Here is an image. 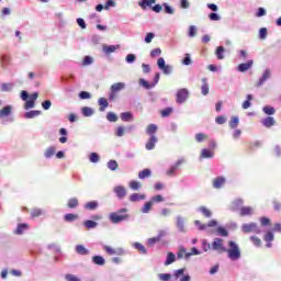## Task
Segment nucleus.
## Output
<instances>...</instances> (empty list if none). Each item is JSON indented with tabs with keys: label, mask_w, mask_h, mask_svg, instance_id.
Returning <instances> with one entry per match:
<instances>
[{
	"label": "nucleus",
	"mask_w": 281,
	"mask_h": 281,
	"mask_svg": "<svg viewBox=\"0 0 281 281\" xmlns=\"http://www.w3.org/2000/svg\"><path fill=\"white\" fill-rule=\"evenodd\" d=\"M157 66L165 76H170L172 74V66L171 65H166V59L164 57H159L157 60Z\"/></svg>",
	"instance_id": "nucleus-4"
},
{
	"label": "nucleus",
	"mask_w": 281,
	"mask_h": 281,
	"mask_svg": "<svg viewBox=\"0 0 281 281\" xmlns=\"http://www.w3.org/2000/svg\"><path fill=\"white\" fill-rule=\"evenodd\" d=\"M34 106H36V103L34 102V100H27L25 102L24 109L25 111H30V109H34Z\"/></svg>",
	"instance_id": "nucleus-50"
},
{
	"label": "nucleus",
	"mask_w": 281,
	"mask_h": 281,
	"mask_svg": "<svg viewBox=\"0 0 281 281\" xmlns=\"http://www.w3.org/2000/svg\"><path fill=\"white\" fill-rule=\"evenodd\" d=\"M27 227H29L27 224H19L18 228L15 229V234L20 236L25 232V229H27Z\"/></svg>",
	"instance_id": "nucleus-45"
},
{
	"label": "nucleus",
	"mask_w": 281,
	"mask_h": 281,
	"mask_svg": "<svg viewBox=\"0 0 281 281\" xmlns=\"http://www.w3.org/2000/svg\"><path fill=\"white\" fill-rule=\"evenodd\" d=\"M202 82H203L201 87L202 95H207V93H210V86L207 85V79L203 78Z\"/></svg>",
	"instance_id": "nucleus-30"
},
{
	"label": "nucleus",
	"mask_w": 281,
	"mask_h": 281,
	"mask_svg": "<svg viewBox=\"0 0 281 281\" xmlns=\"http://www.w3.org/2000/svg\"><path fill=\"white\" fill-rule=\"evenodd\" d=\"M146 133H147V135H150V137H153V135H155L157 133V126L155 124L148 125Z\"/></svg>",
	"instance_id": "nucleus-39"
},
{
	"label": "nucleus",
	"mask_w": 281,
	"mask_h": 281,
	"mask_svg": "<svg viewBox=\"0 0 281 281\" xmlns=\"http://www.w3.org/2000/svg\"><path fill=\"white\" fill-rule=\"evenodd\" d=\"M183 273H186V268L175 270L173 276H175L176 280L180 279V281H190V280H192V277H190V274L183 276ZM181 276H183V277L181 278Z\"/></svg>",
	"instance_id": "nucleus-8"
},
{
	"label": "nucleus",
	"mask_w": 281,
	"mask_h": 281,
	"mask_svg": "<svg viewBox=\"0 0 281 281\" xmlns=\"http://www.w3.org/2000/svg\"><path fill=\"white\" fill-rule=\"evenodd\" d=\"M113 192L116 194L117 199H124V196H126V188L122 186L114 187Z\"/></svg>",
	"instance_id": "nucleus-13"
},
{
	"label": "nucleus",
	"mask_w": 281,
	"mask_h": 281,
	"mask_svg": "<svg viewBox=\"0 0 281 281\" xmlns=\"http://www.w3.org/2000/svg\"><path fill=\"white\" fill-rule=\"evenodd\" d=\"M240 123V120L238 116H233L229 121L231 128H238V124Z\"/></svg>",
	"instance_id": "nucleus-40"
},
{
	"label": "nucleus",
	"mask_w": 281,
	"mask_h": 281,
	"mask_svg": "<svg viewBox=\"0 0 281 281\" xmlns=\"http://www.w3.org/2000/svg\"><path fill=\"white\" fill-rule=\"evenodd\" d=\"M259 38L261 41H265V38H267V27L260 29V31H259Z\"/></svg>",
	"instance_id": "nucleus-62"
},
{
	"label": "nucleus",
	"mask_w": 281,
	"mask_h": 281,
	"mask_svg": "<svg viewBox=\"0 0 281 281\" xmlns=\"http://www.w3.org/2000/svg\"><path fill=\"white\" fill-rule=\"evenodd\" d=\"M103 249L109 256H124V249L122 248L113 249L111 246H103Z\"/></svg>",
	"instance_id": "nucleus-9"
},
{
	"label": "nucleus",
	"mask_w": 281,
	"mask_h": 281,
	"mask_svg": "<svg viewBox=\"0 0 281 281\" xmlns=\"http://www.w3.org/2000/svg\"><path fill=\"white\" fill-rule=\"evenodd\" d=\"M133 247H135L137 249V251H139V254H148V251L146 250V247H144V245L139 244V243H134Z\"/></svg>",
	"instance_id": "nucleus-43"
},
{
	"label": "nucleus",
	"mask_w": 281,
	"mask_h": 281,
	"mask_svg": "<svg viewBox=\"0 0 281 281\" xmlns=\"http://www.w3.org/2000/svg\"><path fill=\"white\" fill-rule=\"evenodd\" d=\"M86 210H97L98 209V202L97 201H90L85 204Z\"/></svg>",
	"instance_id": "nucleus-46"
},
{
	"label": "nucleus",
	"mask_w": 281,
	"mask_h": 281,
	"mask_svg": "<svg viewBox=\"0 0 281 281\" xmlns=\"http://www.w3.org/2000/svg\"><path fill=\"white\" fill-rule=\"evenodd\" d=\"M124 89H126V83H124V82H116V83L111 86L110 91L112 93H117V92H120V91H122Z\"/></svg>",
	"instance_id": "nucleus-14"
},
{
	"label": "nucleus",
	"mask_w": 281,
	"mask_h": 281,
	"mask_svg": "<svg viewBox=\"0 0 281 281\" xmlns=\"http://www.w3.org/2000/svg\"><path fill=\"white\" fill-rule=\"evenodd\" d=\"M41 111H38V110H32V111H29V112H26L25 114H24V117L26 119V120H32V119H34V117H38V115H41Z\"/></svg>",
	"instance_id": "nucleus-25"
},
{
	"label": "nucleus",
	"mask_w": 281,
	"mask_h": 281,
	"mask_svg": "<svg viewBox=\"0 0 281 281\" xmlns=\"http://www.w3.org/2000/svg\"><path fill=\"white\" fill-rule=\"evenodd\" d=\"M153 202L151 201H148L144 204V206L140 209V212L143 214H148L150 212V210H153Z\"/></svg>",
	"instance_id": "nucleus-34"
},
{
	"label": "nucleus",
	"mask_w": 281,
	"mask_h": 281,
	"mask_svg": "<svg viewBox=\"0 0 281 281\" xmlns=\"http://www.w3.org/2000/svg\"><path fill=\"white\" fill-rule=\"evenodd\" d=\"M0 87H1V91H12L13 89L12 83H2Z\"/></svg>",
	"instance_id": "nucleus-61"
},
{
	"label": "nucleus",
	"mask_w": 281,
	"mask_h": 281,
	"mask_svg": "<svg viewBox=\"0 0 281 281\" xmlns=\"http://www.w3.org/2000/svg\"><path fill=\"white\" fill-rule=\"evenodd\" d=\"M54 155H56V148L48 147L44 154V157H46V159H49V158L54 157Z\"/></svg>",
	"instance_id": "nucleus-36"
},
{
	"label": "nucleus",
	"mask_w": 281,
	"mask_h": 281,
	"mask_svg": "<svg viewBox=\"0 0 281 281\" xmlns=\"http://www.w3.org/2000/svg\"><path fill=\"white\" fill-rule=\"evenodd\" d=\"M239 214H240V216H251V214H254V207H251V206H241Z\"/></svg>",
	"instance_id": "nucleus-21"
},
{
	"label": "nucleus",
	"mask_w": 281,
	"mask_h": 281,
	"mask_svg": "<svg viewBox=\"0 0 281 281\" xmlns=\"http://www.w3.org/2000/svg\"><path fill=\"white\" fill-rule=\"evenodd\" d=\"M65 280H67V281H80V279H78V277H76L74 274H66Z\"/></svg>",
	"instance_id": "nucleus-64"
},
{
	"label": "nucleus",
	"mask_w": 281,
	"mask_h": 281,
	"mask_svg": "<svg viewBox=\"0 0 281 281\" xmlns=\"http://www.w3.org/2000/svg\"><path fill=\"white\" fill-rule=\"evenodd\" d=\"M191 256H201V250H199V249H196V248H192L191 249V252H187L186 255H184V258H186V260H188Z\"/></svg>",
	"instance_id": "nucleus-38"
},
{
	"label": "nucleus",
	"mask_w": 281,
	"mask_h": 281,
	"mask_svg": "<svg viewBox=\"0 0 281 281\" xmlns=\"http://www.w3.org/2000/svg\"><path fill=\"white\" fill-rule=\"evenodd\" d=\"M128 209L124 207L116 212H112L109 215V221L113 223V225H119V223H124V221H128L131 215H128Z\"/></svg>",
	"instance_id": "nucleus-1"
},
{
	"label": "nucleus",
	"mask_w": 281,
	"mask_h": 281,
	"mask_svg": "<svg viewBox=\"0 0 281 281\" xmlns=\"http://www.w3.org/2000/svg\"><path fill=\"white\" fill-rule=\"evenodd\" d=\"M108 168H109V170H117V168H119L117 161L116 160H110L108 162Z\"/></svg>",
	"instance_id": "nucleus-53"
},
{
	"label": "nucleus",
	"mask_w": 281,
	"mask_h": 281,
	"mask_svg": "<svg viewBox=\"0 0 281 281\" xmlns=\"http://www.w3.org/2000/svg\"><path fill=\"white\" fill-rule=\"evenodd\" d=\"M64 218L67 223H71L72 221H76L78 218V215L68 213L65 215Z\"/></svg>",
	"instance_id": "nucleus-49"
},
{
	"label": "nucleus",
	"mask_w": 281,
	"mask_h": 281,
	"mask_svg": "<svg viewBox=\"0 0 281 281\" xmlns=\"http://www.w3.org/2000/svg\"><path fill=\"white\" fill-rule=\"evenodd\" d=\"M261 124L266 127V128H271V126L276 125V119H273V116H268L266 119H263L261 121Z\"/></svg>",
	"instance_id": "nucleus-18"
},
{
	"label": "nucleus",
	"mask_w": 281,
	"mask_h": 281,
	"mask_svg": "<svg viewBox=\"0 0 281 281\" xmlns=\"http://www.w3.org/2000/svg\"><path fill=\"white\" fill-rule=\"evenodd\" d=\"M225 47L223 46H218L215 50V56L217 58V60H223V58H225Z\"/></svg>",
	"instance_id": "nucleus-28"
},
{
	"label": "nucleus",
	"mask_w": 281,
	"mask_h": 281,
	"mask_svg": "<svg viewBox=\"0 0 281 281\" xmlns=\"http://www.w3.org/2000/svg\"><path fill=\"white\" fill-rule=\"evenodd\" d=\"M225 254H227L229 260H240V247L236 241H228V248H226Z\"/></svg>",
	"instance_id": "nucleus-2"
},
{
	"label": "nucleus",
	"mask_w": 281,
	"mask_h": 281,
	"mask_svg": "<svg viewBox=\"0 0 281 281\" xmlns=\"http://www.w3.org/2000/svg\"><path fill=\"white\" fill-rule=\"evenodd\" d=\"M183 164V160H178L173 166H171L168 170H167V176L168 177H175V172H177L179 166H181Z\"/></svg>",
	"instance_id": "nucleus-15"
},
{
	"label": "nucleus",
	"mask_w": 281,
	"mask_h": 281,
	"mask_svg": "<svg viewBox=\"0 0 281 281\" xmlns=\"http://www.w3.org/2000/svg\"><path fill=\"white\" fill-rule=\"evenodd\" d=\"M176 227L178 228V232L186 234V221L181 215L176 217Z\"/></svg>",
	"instance_id": "nucleus-10"
},
{
	"label": "nucleus",
	"mask_w": 281,
	"mask_h": 281,
	"mask_svg": "<svg viewBox=\"0 0 281 281\" xmlns=\"http://www.w3.org/2000/svg\"><path fill=\"white\" fill-rule=\"evenodd\" d=\"M93 265H98L99 267H103V265H106V260L102 256H93L92 257Z\"/></svg>",
	"instance_id": "nucleus-20"
},
{
	"label": "nucleus",
	"mask_w": 281,
	"mask_h": 281,
	"mask_svg": "<svg viewBox=\"0 0 281 281\" xmlns=\"http://www.w3.org/2000/svg\"><path fill=\"white\" fill-rule=\"evenodd\" d=\"M251 67H254V60L250 59L247 63L239 64L238 71H240L241 74H245V71H249Z\"/></svg>",
	"instance_id": "nucleus-12"
},
{
	"label": "nucleus",
	"mask_w": 281,
	"mask_h": 281,
	"mask_svg": "<svg viewBox=\"0 0 281 281\" xmlns=\"http://www.w3.org/2000/svg\"><path fill=\"white\" fill-rule=\"evenodd\" d=\"M157 144V136L151 135L150 138L148 139V142L145 145V148L147 150H153L155 149V145Z\"/></svg>",
	"instance_id": "nucleus-19"
},
{
	"label": "nucleus",
	"mask_w": 281,
	"mask_h": 281,
	"mask_svg": "<svg viewBox=\"0 0 281 281\" xmlns=\"http://www.w3.org/2000/svg\"><path fill=\"white\" fill-rule=\"evenodd\" d=\"M263 113H266V115H274L276 114V109L273 106H263Z\"/></svg>",
	"instance_id": "nucleus-47"
},
{
	"label": "nucleus",
	"mask_w": 281,
	"mask_h": 281,
	"mask_svg": "<svg viewBox=\"0 0 281 281\" xmlns=\"http://www.w3.org/2000/svg\"><path fill=\"white\" fill-rule=\"evenodd\" d=\"M269 78H271V70L270 69H266L263 71L261 78L257 82V87H262L265 85V82H267V80H269Z\"/></svg>",
	"instance_id": "nucleus-11"
},
{
	"label": "nucleus",
	"mask_w": 281,
	"mask_h": 281,
	"mask_svg": "<svg viewBox=\"0 0 281 281\" xmlns=\"http://www.w3.org/2000/svg\"><path fill=\"white\" fill-rule=\"evenodd\" d=\"M201 157L202 159H212V157H214V151L210 149H202Z\"/></svg>",
	"instance_id": "nucleus-31"
},
{
	"label": "nucleus",
	"mask_w": 281,
	"mask_h": 281,
	"mask_svg": "<svg viewBox=\"0 0 281 281\" xmlns=\"http://www.w3.org/2000/svg\"><path fill=\"white\" fill-rule=\"evenodd\" d=\"M199 212H201L206 218H212V211H210L207 207L201 206Z\"/></svg>",
	"instance_id": "nucleus-42"
},
{
	"label": "nucleus",
	"mask_w": 281,
	"mask_h": 281,
	"mask_svg": "<svg viewBox=\"0 0 281 281\" xmlns=\"http://www.w3.org/2000/svg\"><path fill=\"white\" fill-rule=\"evenodd\" d=\"M106 120H108V122H117V114H115L113 112H109L106 114Z\"/></svg>",
	"instance_id": "nucleus-52"
},
{
	"label": "nucleus",
	"mask_w": 281,
	"mask_h": 281,
	"mask_svg": "<svg viewBox=\"0 0 281 281\" xmlns=\"http://www.w3.org/2000/svg\"><path fill=\"white\" fill-rule=\"evenodd\" d=\"M130 188L132 190H139V188H142V184L139 182H137V181H131L130 182Z\"/></svg>",
	"instance_id": "nucleus-60"
},
{
	"label": "nucleus",
	"mask_w": 281,
	"mask_h": 281,
	"mask_svg": "<svg viewBox=\"0 0 281 281\" xmlns=\"http://www.w3.org/2000/svg\"><path fill=\"white\" fill-rule=\"evenodd\" d=\"M76 252L79 254V256H89V249H87L82 245H77L76 246Z\"/></svg>",
	"instance_id": "nucleus-26"
},
{
	"label": "nucleus",
	"mask_w": 281,
	"mask_h": 281,
	"mask_svg": "<svg viewBox=\"0 0 281 281\" xmlns=\"http://www.w3.org/2000/svg\"><path fill=\"white\" fill-rule=\"evenodd\" d=\"M85 227H87V229H95V227H98V222L88 220L85 222Z\"/></svg>",
	"instance_id": "nucleus-37"
},
{
	"label": "nucleus",
	"mask_w": 281,
	"mask_h": 281,
	"mask_svg": "<svg viewBox=\"0 0 281 281\" xmlns=\"http://www.w3.org/2000/svg\"><path fill=\"white\" fill-rule=\"evenodd\" d=\"M120 49V45L103 46L104 54H113V52Z\"/></svg>",
	"instance_id": "nucleus-29"
},
{
	"label": "nucleus",
	"mask_w": 281,
	"mask_h": 281,
	"mask_svg": "<svg viewBox=\"0 0 281 281\" xmlns=\"http://www.w3.org/2000/svg\"><path fill=\"white\" fill-rule=\"evenodd\" d=\"M126 63L133 64L135 60H137V56L135 54H128L125 58Z\"/></svg>",
	"instance_id": "nucleus-59"
},
{
	"label": "nucleus",
	"mask_w": 281,
	"mask_h": 281,
	"mask_svg": "<svg viewBox=\"0 0 281 281\" xmlns=\"http://www.w3.org/2000/svg\"><path fill=\"white\" fill-rule=\"evenodd\" d=\"M241 232H244V234H249L251 232L254 234H261L262 233L260 227H258L257 223L243 224Z\"/></svg>",
	"instance_id": "nucleus-5"
},
{
	"label": "nucleus",
	"mask_w": 281,
	"mask_h": 281,
	"mask_svg": "<svg viewBox=\"0 0 281 281\" xmlns=\"http://www.w3.org/2000/svg\"><path fill=\"white\" fill-rule=\"evenodd\" d=\"M190 94V92L188 91V89L182 88L177 92V102L178 104H183V102H186V100H188V95Z\"/></svg>",
	"instance_id": "nucleus-7"
},
{
	"label": "nucleus",
	"mask_w": 281,
	"mask_h": 281,
	"mask_svg": "<svg viewBox=\"0 0 281 281\" xmlns=\"http://www.w3.org/2000/svg\"><path fill=\"white\" fill-rule=\"evenodd\" d=\"M251 100H254V95L248 94L247 100L243 103V109H249L251 106Z\"/></svg>",
	"instance_id": "nucleus-48"
},
{
	"label": "nucleus",
	"mask_w": 281,
	"mask_h": 281,
	"mask_svg": "<svg viewBox=\"0 0 281 281\" xmlns=\"http://www.w3.org/2000/svg\"><path fill=\"white\" fill-rule=\"evenodd\" d=\"M42 214H43V210H41V209H33L32 212H31V216L33 218L42 216Z\"/></svg>",
	"instance_id": "nucleus-54"
},
{
	"label": "nucleus",
	"mask_w": 281,
	"mask_h": 281,
	"mask_svg": "<svg viewBox=\"0 0 281 281\" xmlns=\"http://www.w3.org/2000/svg\"><path fill=\"white\" fill-rule=\"evenodd\" d=\"M186 254H188V252H186V248L181 247L177 254L178 260H181V258H183V256L186 257Z\"/></svg>",
	"instance_id": "nucleus-63"
},
{
	"label": "nucleus",
	"mask_w": 281,
	"mask_h": 281,
	"mask_svg": "<svg viewBox=\"0 0 281 281\" xmlns=\"http://www.w3.org/2000/svg\"><path fill=\"white\" fill-rule=\"evenodd\" d=\"M157 3V0H142L138 2V5L142 8V10H146L147 8H153Z\"/></svg>",
	"instance_id": "nucleus-16"
},
{
	"label": "nucleus",
	"mask_w": 281,
	"mask_h": 281,
	"mask_svg": "<svg viewBox=\"0 0 281 281\" xmlns=\"http://www.w3.org/2000/svg\"><path fill=\"white\" fill-rule=\"evenodd\" d=\"M151 203L155 205V203H161V202H164V196H161V195H155V196H153L151 198Z\"/></svg>",
	"instance_id": "nucleus-58"
},
{
	"label": "nucleus",
	"mask_w": 281,
	"mask_h": 281,
	"mask_svg": "<svg viewBox=\"0 0 281 281\" xmlns=\"http://www.w3.org/2000/svg\"><path fill=\"white\" fill-rule=\"evenodd\" d=\"M144 199H146V195L145 194H139V193H133L130 196V201L132 203H137V201H144Z\"/></svg>",
	"instance_id": "nucleus-24"
},
{
	"label": "nucleus",
	"mask_w": 281,
	"mask_h": 281,
	"mask_svg": "<svg viewBox=\"0 0 281 281\" xmlns=\"http://www.w3.org/2000/svg\"><path fill=\"white\" fill-rule=\"evenodd\" d=\"M224 184H225V177L223 176L215 178L213 181V188H215L216 190L223 188Z\"/></svg>",
	"instance_id": "nucleus-17"
},
{
	"label": "nucleus",
	"mask_w": 281,
	"mask_h": 281,
	"mask_svg": "<svg viewBox=\"0 0 281 281\" xmlns=\"http://www.w3.org/2000/svg\"><path fill=\"white\" fill-rule=\"evenodd\" d=\"M202 249L203 251H210L212 249V244L207 243V240H202Z\"/></svg>",
	"instance_id": "nucleus-57"
},
{
	"label": "nucleus",
	"mask_w": 281,
	"mask_h": 281,
	"mask_svg": "<svg viewBox=\"0 0 281 281\" xmlns=\"http://www.w3.org/2000/svg\"><path fill=\"white\" fill-rule=\"evenodd\" d=\"M12 114V105H7L0 110V117H8Z\"/></svg>",
	"instance_id": "nucleus-23"
},
{
	"label": "nucleus",
	"mask_w": 281,
	"mask_h": 281,
	"mask_svg": "<svg viewBox=\"0 0 281 281\" xmlns=\"http://www.w3.org/2000/svg\"><path fill=\"white\" fill-rule=\"evenodd\" d=\"M81 111L85 117H91V115H93V109L89 106H83Z\"/></svg>",
	"instance_id": "nucleus-41"
},
{
	"label": "nucleus",
	"mask_w": 281,
	"mask_h": 281,
	"mask_svg": "<svg viewBox=\"0 0 281 281\" xmlns=\"http://www.w3.org/2000/svg\"><path fill=\"white\" fill-rule=\"evenodd\" d=\"M158 56H161V48H154L150 52V57L151 58H157Z\"/></svg>",
	"instance_id": "nucleus-55"
},
{
	"label": "nucleus",
	"mask_w": 281,
	"mask_h": 281,
	"mask_svg": "<svg viewBox=\"0 0 281 281\" xmlns=\"http://www.w3.org/2000/svg\"><path fill=\"white\" fill-rule=\"evenodd\" d=\"M122 122H133V113L131 112H123L121 113Z\"/></svg>",
	"instance_id": "nucleus-32"
},
{
	"label": "nucleus",
	"mask_w": 281,
	"mask_h": 281,
	"mask_svg": "<svg viewBox=\"0 0 281 281\" xmlns=\"http://www.w3.org/2000/svg\"><path fill=\"white\" fill-rule=\"evenodd\" d=\"M211 249L213 251H217V254H225V251H227L225 241L218 237L214 238L213 243L211 244Z\"/></svg>",
	"instance_id": "nucleus-3"
},
{
	"label": "nucleus",
	"mask_w": 281,
	"mask_h": 281,
	"mask_svg": "<svg viewBox=\"0 0 281 281\" xmlns=\"http://www.w3.org/2000/svg\"><path fill=\"white\" fill-rule=\"evenodd\" d=\"M216 234H217V236H223V237L229 236V233L223 226L217 227Z\"/></svg>",
	"instance_id": "nucleus-44"
},
{
	"label": "nucleus",
	"mask_w": 281,
	"mask_h": 281,
	"mask_svg": "<svg viewBox=\"0 0 281 281\" xmlns=\"http://www.w3.org/2000/svg\"><path fill=\"white\" fill-rule=\"evenodd\" d=\"M99 111L104 112L106 110V108L109 106V101H106V99L104 98H100L99 99Z\"/></svg>",
	"instance_id": "nucleus-33"
},
{
	"label": "nucleus",
	"mask_w": 281,
	"mask_h": 281,
	"mask_svg": "<svg viewBox=\"0 0 281 281\" xmlns=\"http://www.w3.org/2000/svg\"><path fill=\"white\" fill-rule=\"evenodd\" d=\"M177 260V256L173 255V252H168L167 254V259L165 261V267H168L170 265H172V262H175Z\"/></svg>",
	"instance_id": "nucleus-27"
},
{
	"label": "nucleus",
	"mask_w": 281,
	"mask_h": 281,
	"mask_svg": "<svg viewBox=\"0 0 281 281\" xmlns=\"http://www.w3.org/2000/svg\"><path fill=\"white\" fill-rule=\"evenodd\" d=\"M78 205H79L78 198H71L70 200H68L67 206L70 210L78 207Z\"/></svg>",
	"instance_id": "nucleus-35"
},
{
	"label": "nucleus",
	"mask_w": 281,
	"mask_h": 281,
	"mask_svg": "<svg viewBox=\"0 0 281 281\" xmlns=\"http://www.w3.org/2000/svg\"><path fill=\"white\" fill-rule=\"evenodd\" d=\"M147 177H150V169H144L138 173L139 179H146Z\"/></svg>",
	"instance_id": "nucleus-51"
},
{
	"label": "nucleus",
	"mask_w": 281,
	"mask_h": 281,
	"mask_svg": "<svg viewBox=\"0 0 281 281\" xmlns=\"http://www.w3.org/2000/svg\"><path fill=\"white\" fill-rule=\"evenodd\" d=\"M243 199H237L233 202L231 210L232 212H238V210H240V207H243Z\"/></svg>",
	"instance_id": "nucleus-22"
},
{
	"label": "nucleus",
	"mask_w": 281,
	"mask_h": 281,
	"mask_svg": "<svg viewBox=\"0 0 281 281\" xmlns=\"http://www.w3.org/2000/svg\"><path fill=\"white\" fill-rule=\"evenodd\" d=\"M90 161L91 164H98V161H100V156L97 153L90 154Z\"/></svg>",
	"instance_id": "nucleus-56"
},
{
	"label": "nucleus",
	"mask_w": 281,
	"mask_h": 281,
	"mask_svg": "<svg viewBox=\"0 0 281 281\" xmlns=\"http://www.w3.org/2000/svg\"><path fill=\"white\" fill-rule=\"evenodd\" d=\"M194 225L200 229V232H205L207 227H216V225H218V222H216V220H212L207 224H202L201 221L196 220L194 222Z\"/></svg>",
	"instance_id": "nucleus-6"
}]
</instances>
